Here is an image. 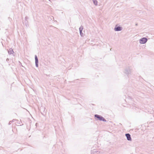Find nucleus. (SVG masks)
<instances>
[{
  "instance_id": "8",
  "label": "nucleus",
  "mask_w": 154,
  "mask_h": 154,
  "mask_svg": "<svg viewBox=\"0 0 154 154\" xmlns=\"http://www.w3.org/2000/svg\"><path fill=\"white\" fill-rule=\"evenodd\" d=\"M8 52L9 54L10 55L13 54L14 53L13 49L11 48H10L9 50H8Z\"/></svg>"
},
{
  "instance_id": "6",
  "label": "nucleus",
  "mask_w": 154,
  "mask_h": 154,
  "mask_svg": "<svg viewBox=\"0 0 154 154\" xmlns=\"http://www.w3.org/2000/svg\"><path fill=\"white\" fill-rule=\"evenodd\" d=\"M125 136L127 138V140L128 141H131V136L130 134H129L127 133L125 134Z\"/></svg>"
},
{
  "instance_id": "13",
  "label": "nucleus",
  "mask_w": 154,
  "mask_h": 154,
  "mask_svg": "<svg viewBox=\"0 0 154 154\" xmlns=\"http://www.w3.org/2000/svg\"><path fill=\"white\" fill-rule=\"evenodd\" d=\"M28 19V17H25V20H26V21H27V20Z\"/></svg>"
},
{
  "instance_id": "11",
  "label": "nucleus",
  "mask_w": 154,
  "mask_h": 154,
  "mask_svg": "<svg viewBox=\"0 0 154 154\" xmlns=\"http://www.w3.org/2000/svg\"><path fill=\"white\" fill-rule=\"evenodd\" d=\"M83 29V27L82 26H81L79 28V31H82V30Z\"/></svg>"
},
{
  "instance_id": "7",
  "label": "nucleus",
  "mask_w": 154,
  "mask_h": 154,
  "mask_svg": "<svg viewBox=\"0 0 154 154\" xmlns=\"http://www.w3.org/2000/svg\"><path fill=\"white\" fill-rule=\"evenodd\" d=\"M91 154H102V153L96 150H93L91 151Z\"/></svg>"
},
{
  "instance_id": "9",
  "label": "nucleus",
  "mask_w": 154,
  "mask_h": 154,
  "mask_svg": "<svg viewBox=\"0 0 154 154\" xmlns=\"http://www.w3.org/2000/svg\"><path fill=\"white\" fill-rule=\"evenodd\" d=\"M94 4L95 5H97V0H92Z\"/></svg>"
},
{
  "instance_id": "15",
  "label": "nucleus",
  "mask_w": 154,
  "mask_h": 154,
  "mask_svg": "<svg viewBox=\"0 0 154 154\" xmlns=\"http://www.w3.org/2000/svg\"><path fill=\"white\" fill-rule=\"evenodd\" d=\"M14 120H16V119H13V120L12 121H14Z\"/></svg>"
},
{
  "instance_id": "2",
  "label": "nucleus",
  "mask_w": 154,
  "mask_h": 154,
  "mask_svg": "<svg viewBox=\"0 0 154 154\" xmlns=\"http://www.w3.org/2000/svg\"><path fill=\"white\" fill-rule=\"evenodd\" d=\"M124 73L127 75H128L131 74V69L130 67H127L125 69Z\"/></svg>"
},
{
  "instance_id": "3",
  "label": "nucleus",
  "mask_w": 154,
  "mask_h": 154,
  "mask_svg": "<svg viewBox=\"0 0 154 154\" xmlns=\"http://www.w3.org/2000/svg\"><path fill=\"white\" fill-rule=\"evenodd\" d=\"M140 42L142 44H145L147 41V39L145 37H143L140 40Z\"/></svg>"
},
{
  "instance_id": "16",
  "label": "nucleus",
  "mask_w": 154,
  "mask_h": 154,
  "mask_svg": "<svg viewBox=\"0 0 154 154\" xmlns=\"http://www.w3.org/2000/svg\"><path fill=\"white\" fill-rule=\"evenodd\" d=\"M135 25L136 26H137V23H136V24H135Z\"/></svg>"
},
{
  "instance_id": "1",
  "label": "nucleus",
  "mask_w": 154,
  "mask_h": 154,
  "mask_svg": "<svg viewBox=\"0 0 154 154\" xmlns=\"http://www.w3.org/2000/svg\"><path fill=\"white\" fill-rule=\"evenodd\" d=\"M94 117L100 121H101L105 122H106V120L105 119L104 117L100 115L97 114H95L94 115Z\"/></svg>"
},
{
  "instance_id": "12",
  "label": "nucleus",
  "mask_w": 154,
  "mask_h": 154,
  "mask_svg": "<svg viewBox=\"0 0 154 154\" xmlns=\"http://www.w3.org/2000/svg\"><path fill=\"white\" fill-rule=\"evenodd\" d=\"M80 34L81 36H83V34L82 32V31H79Z\"/></svg>"
},
{
  "instance_id": "14",
  "label": "nucleus",
  "mask_w": 154,
  "mask_h": 154,
  "mask_svg": "<svg viewBox=\"0 0 154 154\" xmlns=\"http://www.w3.org/2000/svg\"><path fill=\"white\" fill-rule=\"evenodd\" d=\"M9 60V59L8 58H7V59H6V61H7V62H8V61Z\"/></svg>"
},
{
  "instance_id": "4",
  "label": "nucleus",
  "mask_w": 154,
  "mask_h": 154,
  "mask_svg": "<svg viewBox=\"0 0 154 154\" xmlns=\"http://www.w3.org/2000/svg\"><path fill=\"white\" fill-rule=\"evenodd\" d=\"M122 27H121L120 26H117V25L114 28V30L116 31H120L122 30Z\"/></svg>"
},
{
  "instance_id": "10",
  "label": "nucleus",
  "mask_w": 154,
  "mask_h": 154,
  "mask_svg": "<svg viewBox=\"0 0 154 154\" xmlns=\"http://www.w3.org/2000/svg\"><path fill=\"white\" fill-rule=\"evenodd\" d=\"M83 29V27L82 26H81L79 28V31H82V30Z\"/></svg>"
},
{
  "instance_id": "5",
  "label": "nucleus",
  "mask_w": 154,
  "mask_h": 154,
  "mask_svg": "<svg viewBox=\"0 0 154 154\" xmlns=\"http://www.w3.org/2000/svg\"><path fill=\"white\" fill-rule=\"evenodd\" d=\"M35 66L36 67H38V60L37 55H35Z\"/></svg>"
},
{
  "instance_id": "17",
  "label": "nucleus",
  "mask_w": 154,
  "mask_h": 154,
  "mask_svg": "<svg viewBox=\"0 0 154 154\" xmlns=\"http://www.w3.org/2000/svg\"><path fill=\"white\" fill-rule=\"evenodd\" d=\"M11 122V121H10V122H9V124H10V122Z\"/></svg>"
}]
</instances>
